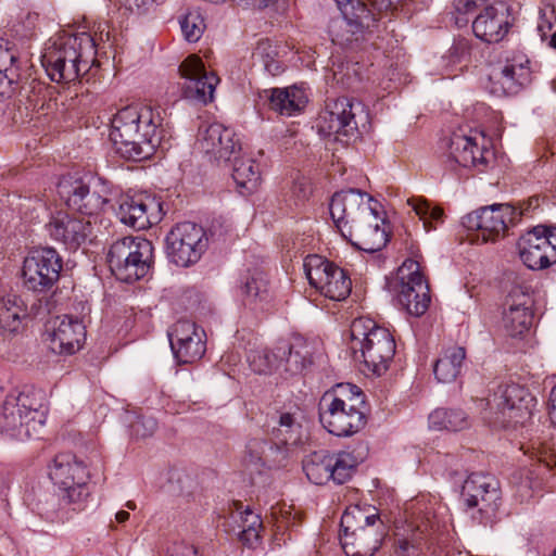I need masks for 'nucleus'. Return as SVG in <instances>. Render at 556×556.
<instances>
[{"label":"nucleus","instance_id":"obj_1","mask_svg":"<svg viewBox=\"0 0 556 556\" xmlns=\"http://www.w3.org/2000/svg\"><path fill=\"white\" fill-rule=\"evenodd\" d=\"M329 210L341 235L357 249L374 253L389 241L386 212L368 193L355 189L337 192Z\"/></svg>","mask_w":556,"mask_h":556},{"label":"nucleus","instance_id":"obj_2","mask_svg":"<svg viewBox=\"0 0 556 556\" xmlns=\"http://www.w3.org/2000/svg\"><path fill=\"white\" fill-rule=\"evenodd\" d=\"M58 193L70 208L87 217H75L59 212L51 218L48 230L55 240L76 249L91 236V217L101 212L110 201L109 190L104 182H99L91 191L84 180L67 176L58 184Z\"/></svg>","mask_w":556,"mask_h":556},{"label":"nucleus","instance_id":"obj_3","mask_svg":"<svg viewBox=\"0 0 556 556\" xmlns=\"http://www.w3.org/2000/svg\"><path fill=\"white\" fill-rule=\"evenodd\" d=\"M163 131L160 112L147 106H127L112 119L110 139L123 157L140 161L153 154Z\"/></svg>","mask_w":556,"mask_h":556},{"label":"nucleus","instance_id":"obj_4","mask_svg":"<svg viewBox=\"0 0 556 556\" xmlns=\"http://www.w3.org/2000/svg\"><path fill=\"white\" fill-rule=\"evenodd\" d=\"M96 55L90 34L63 33L48 40L41 63L51 80L67 84L88 73L97 61Z\"/></svg>","mask_w":556,"mask_h":556},{"label":"nucleus","instance_id":"obj_5","mask_svg":"<svg viewBox=\"0 0 556 556\" xmlns=\"http://www.w3.org/2000/svg\"><path fill=\"white\" fill-rule=\"evenodd\" d=\"M364 405V394L357 386L339 383L323 394L319 420L329 433L352 435L365 426Z\"/></svg>","mask_w":556,"mask_h":556},{"label":"nucleus","instance_id":"obj_6","mask_svg":"<svg viewBox=\"0 0 556 556\" xmlns=\"http://www.w3.org/2000/svg\"><path fill=\"white\" fill-rule=\"evenodd\" d=\"M350 336V349L361 370L376 376L386 372L395 354V341L391 332L370 318L359 317L353 320Z\"/></svg>","mask_w":556,"mask_h":556},{"label":"nucleus","instance_id":"obj_7","mask_svg":"<svg viewBox=\"0 0 556 556\" xmlns=\"http://www.w3.org/2000/svg\"><path fill=\"white\" fill-rule=\"evenodd\" d=\"M47 413L46 392L26 387L17 395L7 396L0 416V428L12 438L27 440L43 427Z\"/></svg>","mask_w":556,"mask_h":556},{"label":"nucleus","instance_id":"obj_8","mask_svg":"<svg viewBox=\"0 0 556 556\" xmlns=\"http://www.w3.org/2000/svg\"><path fill=\"white\" fill-rule=\"evenodd\" d=\"M341 545L348 556H372L383 539V522L375 508L353 505L341 517Z\"/></svg>","mask_w":556,"mask_h":556},{"label":"nucleus","instance_id":"obj_9","mask_svg":"<svg viewBox=\"0 0 556 556\" xmlns=\"http://www.w3.org/2000/svg\"><path fill=\"white\" fill-rule=\"evenodd\" d=\"M152 243L142 237H124L110 248L108 262L115 277L125 282L143 278L151 267Z\"/></svg>","mask_w":556,"mask_h":556},{"label":"nucleus","instance_id":"obj_10","mask_svg":"<svg viewBox=\"0 0 556 556\" xmlns=\"http://www.w3.org/2000/svg\"><path fill=\"white\" fill-rule=\"evenodd\" d=\"M367 121L368 114L361 102L342 97L327 102L317 126L324 136L342 140L353 137L359 124L364 127Z\"/></svg>","mask_w":556,"mask_h":556},{"label":"nucleus","instance_id":"obj_11","mask_svg":"<svg viewBox=\"0 0 556 556\" xmlns=\"http://www.w3.org/2000/svg\"><path fill=\"white\" fill-rule=\"evenodd\" d=\"M49 477L67 504H81L89 495V479L85 464L71 453L58 454L49 468Z\"/></svg>","mask_w":556,"mask_h":556},{"label":"nucleus","instance_id":"obj_12","mask_svg":"<svg viewBox=\"0 0 556 556\" xmlns=\"http://www.w3.org/2000/svg\"><path fill=\"white\" fill-rule=\"evenodd\" d=\"M303 267L309 285L324 296L332 301H343L350 295L351 279L339 266L314 254L305 257Z\"/></svg>","mask_w":556,"mask_h":556},{"label":"nucleus","instance_id":"obj_13","mask_svg":"<svg viewBox=\"0 0 556 556\" xmlns=\"http://www.w3.org/2000/svg\"><path fill=\"white\" fill-rule=\"evenodd\" d=\"M167 254L173 263L189 267L202 257L207 248L204 229L190 222L177 224L166 236Z\"/></svg>","mask_w":556,"mask_h":556},{"label":"nucleus","instance_id":"obj_14","mask_svg":"<svg viewBox=\"0 0 556 556\" xmlns=\"http://www.w3.org/2000/svg\"><path fill=\"white\" fill-rule=\"evenodd\" d=\"M399 303L413 316H421L428 309L430 295L424 281L419 264L406 260L397 269L392 286Z\"/></svg>","mask_w":556,"mask_h":556},{"label":"nucleus","instance_id":"obj_15","mask_svg":"<svg viewBox=\"0 0 556 556\" xmlns=\"http://www.w3.org/2000/svg\"><path fill=\"white\" fill-rule=\"evenodd\" d=\"M521 214L509 204H493L467 214L462 223L468 230L479 231L484 242L496 241L505 236Z\"/></svg>","mask_w":556,"mask_h":556},{"label":"nucleus","instance_id":"obj_16","mask_svg":"<svg viewBox=\"0 0 556 556\" xmlns=\"http://www.w3.org/2000/svg\"><path fill=\"white\" fill-rule=\"evenodd\" d=\"M489 405L496 409V421L517 425L531 417L535 400L525 387L510 383L498 387Z\"/></svg>","mask_w":556,"mask_h":556},{"label":"nucleus","instance_id":"obj_17","mask_svg":"<svg viewBox=\"0 0 556 556\" xmlns=\"http://www.w3.org/2000/svg\"><path fill=\"white\" fill-rule=\"evenodd\" d=\"M61 269L62 261L55 250H31L23 262V282L29 290L46 291L58 281Z\"/></svg>","mask_w":556,"mask_h":556},{"label":"nucleus","instance_id":"obj_18","mask_svg":"<svg viewBox=\"0 0 556 556\" xmlns=\"http://www.w3.org/2000/svg\"><path fill=\"white\" fill-rule=\"evenodd\" d=\"M519 255L531 269H544L556 263V227L539 225L518 241Z\"/></svg>","mask_w":556,"mask_h":556},{"label":"nucleus","instance_id":"obj_19","mask_svg":"<svg viewBox=\"0 0 556 556\" xmlns=\"http://www.w3.org/2000/svg\"><path fill=\"white\" fill-rule=\"evenodd\" d=\"M179 74L184 79L181 88L186 99L203 104L214 99L219 78L205 70L200 56L195 54L187 56L179 66Z\"/></svg>","mask_w":556,"mask_h":556},{"label":"nucleus","instance_id":"obj_20","mask_svg":"<svg viewBox=\"0 0 556 556\" xmlns=\"http://www.w3.org/2000/svg\"><path fill=\"white\" fill-rule=\"evenodd\" d=\"M198 147L211 161L225 163L241 152V140L232 128L212 123L200 128Z\"/></svg>","mask_w":556,"mask_h":556},{"label":"nucleus","instance_id":"obj_21","mask_svg":"<svg viewBox=\"0 0 556 556\" xmlns=\"http://www.w3.org/2000/svg\"><path fill=\"white\" fill-rule=\"evenodd\" d=\"M533 298L530 286L517 283L509 290L503 312L502 323L511 337L526 333L533 320Z\"/></svg>","mask_w":556,"mask_h":556},{"label":"nucleus","instance_id":"obj_22","mask_svg":"<svg viewBox=\"0 0 556 556\" xmlns=\"http://www.w3.org/2000/svg\"><path fill=\"white\" fill-rule=\"evenodd\" d=\"M462 495L468 508H478L483 518H491L500 506L501 493L496 480L483 473H471L464 482Z\"/></svg>","mask_w":556,"mask_h":556},{"label":"nucleus","instance_id":"obj_23","mask_svg":"<svg viewBox=\"0 0 556 556\" xmlns=\"http://www.w3.org/2000/svg\"><path fill=\"white\" fill-rule=\"evenodd\" d=\"M488 146L489 140L480 131L454 132L450 138V159L466 168L485 166L493 155Z\"/></svg>","mask_w":556,"mask_h":556},{"label":"nucleus","instance_id":"obj_24","mask_svg":"<svg viewBox=\"0 0 556 556\" xmlns=\"http://www.w3.org/2000/svg\"><path fill=\"white\" fill-rule=\"evenodd\" d=\"M116 214L123 224L141 230L162 219V205L159 200L147 193L124 195L119 200Z\"/></svg>","mask_w":556,"mask_h":556},{"label":"nucleus","instance_id":"obj_25","mask_svg":"<svg viewBox=\"0 0 556 556\" xmlns=\"http://www.w3.org/2000/svg\"><path fill=\"white\" fill-rule=\"evenodd\" d=\"M47 336L49 349L53 353L71 355L83 348L86 329L80 319L63 315L49 323Z\"/></svg>","mask_w":556,"mask_h":556},{"label":"nucleus","instance_id":"obj_26","mask_svg":"<svg viewBox=\"0 0 556 556\" xmlns=\"http://www.w3.org/2000/svg\"><path fill=\"white\" fill-rule=\"evenodd\" d=\"M168 337L173 353L179 363L191 364L205 353V333L192 321H177Z\"/></svg>","mask_w":556,"mask_h":556},{"label":"nucleus","instance_id":"obj_27","mask_svg":"<svg viewBox=\"0 0 556 556\" xmlns=\"http://www.w3.org/2000/svg\"><path fill=\"white\" fill-rule=\"evenodd\" d=\"M492 92L497 94H515L531 81V68L528 56L522 52H514L506 58L501 70L491 76Z\"/></svg>","mask_w":556,"mask_h":556},{"label":"nucleus","instance_id":"obj_28","mask_svg":"<svg viewBox=\"0 0 556 556\" xmlns=\"http://www.w3.org/2000/svg\"><path fill=\"white\" fill-rule=\"evenodd\" d=\"M251 369L260 375L270 374L283 362L287 370L296 371L304 366V358L299 352H293V345L287 341L279 342L273 351L257 349L251 351L248 356Z\"/></svg>","mask_w":556,"mask_h":556},{"label":"nucleus","instance_id":"obj_29","mask_svg":"<svg viewBox=\"0 0 556 556\" xmlns=\"http://www.w3.org/2000/svg\"><path fill=\"white\" fill-rule=\"evenodd\" d=\"M508 7L496 1L486 5L472 23V30L477 38L485 42H498L508 33Z\"/></svg>","mask_w":556,"mask_h":556},{"label":"nucleus","instance_id":"obj_30","mask_svg":"<svg viewBox=\"0 0 556 556\" xmlns=\"http://www.w3.org/2000/svg\"><path fill=\"white\" fill-rule=\"evenodd\" d=\"M27 316L24 301L16 295H8L0 300V336L10 338L23 329V320Z\"/></svg>","mask_w":556,"mask_h":556},{"label":"nucleus","instance_id":"obj_31","mask_svg":"<svg viewBox=\"0 0 556 556\" xmlns=\"http://www.w3.org/2000/svg\"><path fill=\"white\" fill-rule=\"evenodd\" d=\"M466 358V350L459 345L444 348L433 365L435 379L441 383H451L462 371Z\"/></svg>","mask_w":556,"mask_h":556},{"label":"nucleus","instance_id":"obj_32","mask_svg":"<svg viewBox=\"0 0 556 556\" xmlns=\"http://www.w3.org/2000/svg\"><path fill=\"white\" fill-rule=\"evenodd\" d=\"M232 179L237 191L242 195L254 193L261 184L257 164L250 157L233 156Z\"/></svg>","mask_w":556,"mask_h":556},{"label":"nucleus","instance_id":"obj_33","mask_svg":"<svg viewBox=\"0 0 556 556\" xmlns=\"http://www.w3.org/2000/svg\"><path fill=\"white\" fill-rule=\"evenodd\" d=\"M269 100L273 110L287 116L301 112L308 101L305 91L296 86L273 89Z\"/></svg>","mask_w":556,"mask_h":556},{"label":"nucleus","instance_id":"obj_34","mask_svg":"<svg viewBox=\"0 0 556 556\" xmlns=\"http://www.w3.org/2000/svg\"><path fill=\"white\" fill-rule=\"evenodd\" d=\"M18 79L17 52L9 41L0 38V94L10 92Z\"/></svg>","mask_w":556,"mask_h":556},{"label":"nucleus","instance_id":"obj_35","mask_svg":"<svg viewBox=\"0 0 556 556\" xmlns=\"http://www.w3.org/2000/svg\"><path fill=\"white\" fill-rule=\"evenodd\" d=\"M241 292L249 304L266 303L271 299L269 281L266 274L261 270L248 273L242 282Z\"/></svg>","mask_w":556,"mask_h":556},{"label":"nucleus","instance_id":"obj_36","mask_svg":"<svg viewBox=\"0 0 556 556\" xmlns=\"http://www.w3.org/2000/svg\"><path fill=\"white\" fill-rule=\"evenodd\" d=\"M429 428L435 431H460L469 426V419L462 409L438 408L428 418Z\"/></svg>","mask_w":556,"mask_h":556},{"label":"nucleus","instance_id":"obj_37","mask_svg":"<svg viewBox=\"0 0 556 556\" xmlns=\"http://www.w3.org/2000/svg\"><path fill=\"white\" fill-rule=\"evenodd\" d=\"M303 470L307 479L315 484H325L332 480L330 453L314 452L303 462Z\"/></svg>","mask_w":556,"mask_h":556},{"label":"nucleus","instance_id":"obj_38","mask_svg":"<svg viewBox=\"0 0 556 556\" xmlns=\"http://www.w3.org/2000/svg\"><path fill=\"white\" fill-rule=\"evenodd\" d=\"M471 61V47L467 39H458L450 48L447 53L442 56V67L446 74H453L456 71H463Z\"/></svg>","mask_w":556,"mask_h":556},{"label":"nucleus","instance_id":"obj_39","mask_svg":"<svg viewBox=\"0 0 556 556\" xmlns=\"http://www.w3.org/2000/svg\"><path fill=\"white\" fill-rule=\"evenodd\" d=\"M239 540L250 547L260 542L263 522L258 514L249 507L239 513Z\"/></svg>","mask_w":556,"mask_h":556},{"label":"nucleus","instance_id":"obj_40","mask_svg":"<svg viewBox=\"0 0 556 556\" xmlns=\"http://www.w3.org/2000/svg\"><path fill=\"white\" fill-rule=\"evenodd\" d=\"M364 33L363 24H355L346 20L334 18L329 24V35L332 42L340 46H348L357 41Z\"/></svg>","mask_w":556,"mask_h":556},{"label":"nucleus","instance_id":"obj_41","mask_svg":"<svg viewBox=\"0 0 556 556\" xmlns=\"http://www.w3.org/2000/svg\"><path fill=\"white\" fill-rule=\"evenodd\" d=\"M332 480L339 484L346 482L353 475L358 462L351 452L330 454Z\"/></svg>","mask_w":556,"mask_h":556},{"label":"nucleus","instance_id":"obj_42","mask_svg":"<svg viewBox=\"0 0 556 556\" xmlns=\"http://www.w3.org/2000/svg\"><path fill=\"white\" fill-rule=\"evenodd\" d=\"M205 22L199 10L188 11L180 18V28L189 42H197L203 35Z\"/></svg>","mask_w":556,"mask_h":556},{"label":"nucleus","instance_id":"obj_43","mask_svg":"<svg viewBox=\"0 0 556 556\" xmlns=\"http://www.w3.org/2000/svg\"><path fill=\"white\" fill-rule=\"evenodd\" d=\"M334 2L341 12V20L363 24V20L368 14L367 7L362 0H334Z\"/></svg>","mask_w":556,"mask_h":556},{"label":"nucleus","instance_id":"obj_44","mask_svg":"<svg viewBox=\"0 0 556 556\" xmlns=\"http://www.w3.org/2000/svg\"><path fill=\"white\" fill-rule=\"evenodd\" d=\"M156 421L154 418L137 417L130 425L131 433L137 438H147L154 433Z\"/></svg>","mask_w":556,"mask_h":556},{"label":"nucleus","instance_id":"obj_45","mask_svg":"<svg viewBox=\"0 0 556 556\" xmlns=\"http://www.w3.org/2000/svg\"><path fill=\"white\" fill-rule=\"evenodd\" d=\"M269 444L262 439H251L247 444V454L251 463H258L265 458L266 450Z\"/></svg>","mask_w":556,"mask_h":556},{"label":"nucleus","instance_id":"obj_46","mask_svg":"<svg viewBox=\"0 0 556 556\" xmlns=\"http://www.w3.org/2000/svg\"><path fill=\"white\" fill-rule=\"evenodd\" d=\"M407 204L415 211L416 215L424 220L425 226L428 224V217L431 211L430 204L422 199H408Z\"/></svg>","mask_w":556,"mask_h":556},{"label":"nucleus","instance_id":"obj_47","mask_svg":"<svg viewBox=\"0 0 556 556\" xmlns=\"http://www.w3.org/2000/svg\"><path fill=\"white\" fill-rule=\"evenodd\" d=\"M407 204L415 211L416 215L424 220L425 226L428 224V217L431 211L430 204L422 199H408Z\"/></svg>","mask_w":556,"mask_h":556},{"label":"nucleus","instance_id":"obj_48","mask_svg":"<svg viewBox=\"0 0 556 556\" xmlns=\"http://www.w3.org/2000/svg\"><path fill=\"white\" fill-rule=\"evenodd\" d=\"M153 2L154 0H121L127 11L137 14L146 12Z\"/></svg>","mask_w":556,"mask_h":556},{"label":"nucleus","instance_id":"obj_49","mask_svg":"<svg viewBox=\"0 0 556 556\" xmlns=\"http://www.w3.org/2000/svg\"><path fill=\"white\" fill-rule=\"evenodd\" d=\"M167 556H198V551L192 545L179 543L170 548Z\"/></svg>","mask_w":556,"mask_h":556},{"label":"nucleus","instance_id":"obj_50","mask_svg":"<svg viewBox=\"0 0 556 556\" xmlns=\"http://www.w3.org/2000/svg\"><path fill=\"white\" fill-rule=\"evenodd\" d=\"M483 0H453L455 10L459 13H468L475 10Z\"/></svg>","mask_w":556,"mask_h":556},{"label":"nucleus","instance_id":"obj_51","mask_svg":"<svg viewBox=\"0 0 556 556\" xmlns=\"http://www.w3.org/2000/svg\"><path fill=\"white\" fill-rule=\"evenodd\" d=\"M20 18H21V23L24 26L25 31L29 33L30 30H33L36 27L37 22L39 20V14L36 12L27 11V12H23Z\"/></svg>","mask_w":556,"mask_h":556},{"label":"nucleus","instance_id":"obj_52","mask_svg":"<svg viewBox=\"0 0 556 556\" xmlns=\"http://www.w3.org/2000/svg\"><path fill=\"white\" fill-rule=\"evenodd\" d=\"M279 426L286 428V432H294L300 426L296 422L294 416L290 413L281 414L279 418Z\"/></svg>","mask_w":556,"mask_h":556},{"label":"nucleus","instance_id":"obj_53","mask_svg":"<svg viewBox=\"0 0 556 556\" xmlns=\"http://www.w3.org/2000/svg\"><path fill=\"white\" fill-rule=\"evenodd\" d=\"M413 547L414 546L412 545V543L407 539H397L396 540V543H395L396 552L400 553L403 556L408 554L409 549L413 548Z\"/></svg>","mask_w":556,"mask_h":556},{"label":"nucleus","instance_id":"obj_54","mask_svg":"<svg viewBox=\"0 0 556 556\" xmlns=\"http://www.w3.org/2000/svg\"><path fill=\"white\" fill-rule=\"evenodd\" d=\"M551 418L554 424H556V386L552 389L551 392Z\"/></svg>","mask_w":556,"mask_h":556},{"label":"nucleus","instance_id":"obj_55","mask_svg":"<svg viewBox=\"0 0 556 556\" xmlns=\"http://www.w3.org/2000/svg\"><path fill=\"white\" fill-rule=\"evenodd\" d=\"M443 217V210L441 207H432L428 217L429 220L441 222Z\"/></svg>","mask_w":556,"mask_h":556},{"label":"nucleus","instance_id":"obj_56","mask_svg":"<svg viewBox=\"0 0 556 556\" xmlns=\"http://www.w3.org/2000/svg\"><path fill=\"white\" fill-rule=\"evenodd\" d=\"M265 68L268 73H270L271 75H277L278 73L281 72V66L278 62H270V63H266L265 64Z\"/></svg>","mask_w":556,"mask_h":556},{"label":"nucleus","instance_id":"obj_57","mask_svg":"<svg viewBox=\"0 0 556 556\" xmlns=\"http://www.w3.org/2000/svg\"><path fill=\"white\" fill-rule=\"evenodd\" d=\"M370 1L379 10L388 9L391 4L390 0H370Z\"/></svg>","mask_w":556,"mask_h":556},{"label":"nucleus","instance_id":"obj_58","mask_svg":"<svg viewBox=\"0 0 556 556\" xmlns=\"http://www.w3.org/2000/svg\"><path fill=\"white\" fill-rule=\"evenodd\" d=\"M554 12H555V10H554V8H552V7H551V8H546V9H544V10L542 11V20H543L547 14L553 15V14H554ZM544 27H545V26H544L543 21H542V22L538 25V28H539V30H541V31H542V30L544 29Z\"/></svg>","mask_w":556,"mask_h":556},{"label":"nucleus","instance_id":"obj_59","mask_svg":"<svg viewBox=\"0 0 556 556\" xmlns=\"http://www.w3.org/2000/svg\"><path fill=\"white\" fill-rule=\"evenodd\" d=\"M115 519L117 522L123 523L129 519V513H127L125 510H121V511L116 513Z\"/></svg>","mask_w":556,"mask_h":556},{"label":"nucleus","instance_id":"obj_60","mask_svg":"<svg viewBox=\"0 0 556 556\" xmlns=\"http://www.w3.org/2000/svg\"><path fill=\"white\" fill-rule=\"evenodd\" d=\"M295 187L299 188V191L302 193L301 198L302 199L306 198V195H307V192H306L307 185L305 182H300Z\"/></svg>","mask_w":556,"mask_h":556},{"label":"nucleus","instance_id":"obj_61","mask_svg":"<svg viewBox=\"0 0 556 556\" xmlns=\"http://www.w3.org/2000/svg\"><path fill=\"white\" fill-rule=\"evenodd\" d=\"M290 442L291 443H295L296 442V438H292V435H290V437L283 439V443L285 444H289Z\"/></svg>","mask_w":556,"mask_h":556},{"label":"nucleus","instance_id":"obj_62","mask_svg":"<svg viewBox=\"0 0 556 556\" xmlns=\"http://www.w3.org/2000/svg\"><path fill=\"white\" fill-rule=\"evenodd\" d=\"M551 46L556 49V31L553 34L551 38Z\"/></svg>","mask_w":556,"mask_h":556},{"label":"nucleus","instance_id":"obj_63","mask_svg":"<svg viewBox=\"0 0 556 556\" xmlns=\"http://www.w3.org/2000/svg\"><path fill=\"white\" fill-rule=\"evenodd\" d=\"M126 507L134 510L136 508V504L134 502L129 501L126 503Z\"/></svg>","mask_w":556,"mask_h":556},{"label":"nucleus","instance_id":"obj_64","mask_svg":"<svg viewBox=\"0 0 556 556\" xmlns=\"http://www.w3.org/2000/svg\"><path fill=\"white\" fill-rule=\"evenodd\" d=\"M553 556H556V549L554 551V555Z\"/></svg>","mask_w":556,"mask_h":556}]
</instances>
